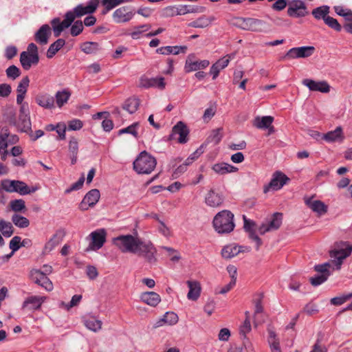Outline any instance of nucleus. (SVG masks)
<instances>
[{"label":"nucleus","instance_id":"nucleus-3","mask_svg":"<svg viewBox=\"0 0 352 352\" xmlns=\"http://www.w3.org/2000/svg\"><path fill=\"white\" fill-rule=\"evenodd\" d=\"M156 159L146 151L141 152L133 162V170L138 174H150L155 168Z\"/></svg>","mask_w":352,"mask_h":352},{"label":"nucleus","instance_id":"nucleus-18","mask_svg":"<svg viewBox=\"0 0 352 352\" xmlns=\"http://www.w3.org/2000/svg\"><path fill=\"white\" fill-rule=\"evenodd\" d=\"M140 87L144 88L156 87L163 90L165 89L166 83L163 77L149 78L146 76H142L140 79Z\"/></svg>","mask_w":352,"mask_h":352},{"label":"nucleus","instance_id":"nucleus-52","mask_svg":"<svg viewBox=\"0 0 352 352\" xmlns=\"http://www.w3.org/2000/svg\"><path fill=\"white\" fill-rule=\"evenodd\" d=\"M30 79L28 76L23 77L21 81L19 82L17 88L16 92L18 94H26L28 87L29 86Z\"/></svg>","mask_w":352,"mask_h":352},{"label":"nucleus","instance_id":"nucleus-25","mask_svg":"<svg viewBox=\"0 0 352 352\" xmlns=\"http://www.w3.org/2000/svg\"><path fill=\"white\" fill-rule=\"evenodd\" d=\"M44 298L37 296H32L26 298L23 302L22 308L28 309L29 310H36L41 307L42 303L44 302Z\"/></svg>","mask_w":352,"mask_h":352},{"label":"nucleus","instance_id":"nucleus-54","mask_svg":"<svg viewBox=\"0 0 352 352\" xmlns=\"http://www.w3.org/2000/svg\"><path fill=\"white\" fill-rule=\"evenodd\" d=\"M324 21L325 24H327L329 28L335 30L337 32H340L342 29V27L337 21V19L331 16H328L327 18L324 19Z\"/></svg>","mask_w":352,"mask_h":352},{"label":"nucleus","instance_id":"nucleus-1","mask_svg":"<svg viewBox=\"0 0 352 352\" xmlns=\"http://www.w3.org/2000/svg\"><path fill=\"white\" fill-rule=\"evenodd\" d=\"M88 14V5H78L74 8L73 10L68 11L65 15V19L60 21L59 18H55L52 20L54 34L56 37L60 35L61 32L66 28H69L74 21L76 18L81 17Z\"/></svg>","mask_w":352,"mask_h":352},{"label":"nucleus","instance_id":"nucleus-51","mask_svg":"<svg viewBox=\"0 0 352 352\" xmlns=\"http://www.w3.org/2000/svg\"><path fill=\"white\" fill-rule=\"evenodd\" d=\"M138 126H139V123L135 122L126 128L120 129L118 131V134L122 135L123 133H129V134L133 135L135 138H137L138 135V132H137L136 129Z\"/></svg>","mask_w":352,"mask_h":352},{"label":"nucleus","instance_id":"nucleus-53","mask_svg":"<svg viewBox=\"0 0 352 352\" xmlns=\"http://www.w3.org/2000/svg\"><path fill=\"white\" fill-rule=\"evenodd\" d=\"M163 318L165 320V322L168 325L175 324L179 320L178 316L174 313L168 311L164 316Z\"/></svg>","mask_w":352,"mask_h":352},{"label":"nucleus","instance_id":"nucleus-58","mask_svg":"<svg viewBox=\"0 0 352 352\" xmlns=\"http://www.w3.org/2000/svg\"><path fill=\"white\" fill-rule=\"evenodd\" d=\"M328 278V274H320L316 275L314 277H311L309 280L311 284L314 286H318L325 282Z\"/></svg>","mask_w":352,"mask_h":352},{"label":"nucleus","instance_id":"nucleus-5","mask_svg":"<svg viewBox=\"0 0 352 352\" xmlns=\"http://www.w3.org/2000/svg\"><path fill=\"white\" fill-rule=\"evenodd\" d=\"M230 24L243 30L261 32L265 23L258 19L234 17L231 19Z\"/></svg>","mask_w":352,"mask_h":352},{"label":"nucleus","instance_id":"nucleus-15","mask_svg":"<svg viewBox=\"0 0 352 352\" xmlns=\"http://www.w3.org/2000/svg\"><path fill=\"white\" fill-rule=\"evenodd\" d=\"M135 13L129 6H123L116 10L113 14V19L117 23L129 22Z\"/></svg>","mask_w":352,"mask_h":352},{"label":"nucleus","instance_id":"nucleus-14","mask_svg":"<svg viewBox=\"0 0 352 352\" xmlns=\"http://www.w3.org/2000/svg\"><path fill=\"white\" fill-rule=\"evenodd\" d=\"M189 134V130L187 126L182 121L178 122L172 129V133L170 135V139H176L175 135H179L177 138L178 142L184 144L188 141V135Z\"/></svg>","mask_w":352,"mask_h":352},{"label":"nucleus","instance_id":"nucleus-13","mask_svg":"<svg viewBox=\"0 0 352 352\" xmlns=\"http://www.w3.org/2000/svg\"><path fill=\"white\" fill-rule=\"evenodd\" d=\"M250 248L247 246L238 245L234 243L225 245L221 252V256L225 259H231L238 255L240 252H250Z\"/></svg>","mask_w":352,"mask_h":352},{"label":"nucleus","instance_id":"nucleus-62","mask_svg":"<svg viewBox=\"0 0 352 352\" xmlns=\"http://www.w3.org/2000/svg\"><path fill=\"white\" fill-rule=\"evenodd\" d=\"M84 182H85V176L82 175L76 182L74 183L69 188H67L65 190V192L69 193L73 190H77L80 189L82 187Z\"/></svg>","mask_w":352,"mask_h":352},{"label":"nucleus","instance_id":"nucleus-38","mask_svg":"<svg viewBox=\"0 0 352 352\" xmlns=\"http://www.w3.org/2000/svg\"><path fill=\"white\" fill-rule=\"evenodd\" d=\"M329 12V7L327 6H322L318 7L312 10V15L316 19H323L328 16Z\"/></svg>","mask_w":352,"mask_h":352},{"label":"nucleus","instance_id":"nucleus-31","mask_svg":"<svg viewBox=\"0 0 352 352\" xmlns=\"http://www.w3.org/2000/svg\"><path fill=\"white\" fill-rule=\"evenodd\" d=\"M343 138V132L341 126H338L333 131L322 135V139L328 142H333Z\"/></svg>","mask_w":352,"mask_h":352},{"label":"nucleus","instance_id":"nucleus-27","mask_svg":"<svg viewBox=\"0 0 352 352\" xmlns=\"http://www.w3.org/2000/svg\"><path fill=\"white\" fill-rule=\"evenodd\" d=\"M140 298L144 302L152 307L157 306L161 300L160 295L154 292L142 293Z\"/></svg>","mask_w":352,"mask_h":352},{"label":"nucleus","instance_id":"nucleus-33","mask_svg":"<svg viewBox=\"0 0 352 352\" xmlns=\"http://www.w3.org/2000/svg\"><path fill=\"white\" fill-rule=\"evenodd\" d=\"M186 14L185 8H182V6H167L163 10L162 15L164 17H170L177 15Z\"/></svg>","mask_w":352,"mask_h":352},{"label":"nucleus","instance_id":"nucleus-16","mask_svg":"<svg viewBox=\"0 0 352 352\" xmlns=\"http://www.w3.org/2000/svg\"><path fill=\"white\" fill-rule=\"evenodd\" d=\"M210 64L208 60H195L194 54H190L188 56L186 64L185 69L186 72H190L192 71H197L200 69L207 67Z\"/></svg>","mask_w":352,"mask_h":352},{"label":"nucleus","instance_id":"nucleus-34","mask_svg":"<svg viewBox=\"0 0 352 352\" xmlns=\"http://www.w3.org/2000/svg\"><path fill=\"white\" fill-rule=\"evenodd\" d=\"M274 121V118L270 116L256 117L254 120L253 125L258 129H266L269 128Z\"/></svg>","mask_w":352,"mask_h":352},{"label":"nucleus","instance_id":"nucleus-24","mask_svg":"<svg viewBox=\"0 0 352 352\" xmlns=\"http://www.w3.org/2000/svg\"><path fill=\"white\" fill-rule=\"evenodd\" d=\"M305 203L314 212L319 214H323L327 212V206L320 200L313 201L311 198H305Z\"/></svg>","mask_w":352,"mask_h":352},{"label":"nucleus","instance_id":"nucleus-8","mask_svg":"<svg viewBox=\"0 0 352 352\" xmlns=\"http://www.w3.org/2000/svg\"><path fill=\"white\" fill-rule=\"evenodd\" d=\"M135 251V254L143 257L148 263H156L157 250L151 241H144L140 239Z\"/></svg>","mask_w":352,"mask_h":352},{"label":"nucleus","instance_id":"nucleus-23","mask_svg":"<svg viewBox=\"0 0 352 352\" xmlns=\"http://www.w3.org/2000/svg\"><path fill=\"white\" fill-rule=\"evenodd\" d=\"M38 105L45 109H52L55 107L54 98L48 94L38 95L35 98Z\"/></svg>","mask_w":352,"mask_h":352},{"label":"nucleus","instance_id":"nucleus-2","mask_svg":"<svg viewBox=\"0 0 352 352\" xmlns=\"http://www.w3.org/2000/svg\"><path fill=\"white\" fill-rule=\"evenodd\" d=\"M214 230L219 234H228L231 232L234 227V214L227 210L218 212L213 219Z\"/></svg>","mask_w":352,"mask_h":352},{"label":"nucleus","instance_id":"nucleus-44","mask_svg":"<svg viewBox=\"0 0 352 352\" xmlns=\"http://www.w3.org/2000/svg\"><path fill=\"white\" fill-rule=\"evenodd\" d=\"M222 137H223V129L218 128L212 131L211 134L208 138L207 141L208 142L213 143L214 144H217L221 140Z\"/></svg>","mask_w":352,"mask_h":352},{"label":"nucleus","instance_id":"nucleus-50","mask_svg":"<svg viewBox=\"0 0 352 352\" xmlns=\"http://www.w3.org/2000/svg\"><path fill=\"white\" fill-rule=\"evenodd\" d=\"M124 1L125 0H102V4L105 6L102 14H105L108 11Z\"/></svg>","mask_w":352,"mask_h":352},{"label":"nucleus","instance_id":"nucleus-49","mask_svg":"<svg viewBox=\"0 0 352 352\" xmlns=\"http://www.w3.org/2000/svg\"><path fill=\"white\" fill-rule=\"evenodd\" d=\"M102 325V320L95 316H89V331L97 332L101 329Z\"/></svg>","mask_w":352,"mask_h":352},{"label":"nucleus","instance_id":"nucleus-64","mask_svg":"<svg viewBox=\"0 0 352 352\" xmlns=\"http://www.w3.org/2000/svg\"><path fill=\"white\" fill-rule=\"evenodd\" d=\"M12 88L11 86L7 83L0 84V96L8 97L11 94Z\"/></svg>","mask_w":352,"mask_h":352},{"label":"nucleus","instance_id":"nucleus-30","mask_svg":"<svg viewBox=\"0 0 352 352\" xmlns=\"http://www.w3.org/2000/svg\"><path fill=\"white\" fill-rule=\"evenodd\" d=\"M212 169L219 175H225L229 173H234L238 170L236 167H234L227 163H217L213 165Z\"/></svg>","mask_w":352,"mask_h":352},{"label":"nucleus","instance_id":"nucleus-55","mask_svg":"<svg viewBox=\"0 0 352 352\" xmlns=\"http://www.w3.org/2000/svg\"><path fill=\"white\" fill-rule=\"evenodd\" d=\"M100 198V192L98 189L89 190V208L94 206Z\"/></svg>","mask_w":352,"mask_h":352},{"label":"nucleus","instance_id":"nucleus-29","mask_svg":"<svg viewBox=\"0 0 352 352\" xmlns=\"http://www.w3.org/2000/svg\"><path fill=\"white\" fill-rule=\"evenodd\" d=\"M71 97V93L67 89H63L62 91H58L54 98L55 103L58 108H61L65 104L67 103L68 100Z\"/></svg>","mask_w":352,"mask_h":352},{"label":"nucleus","instance_id":"nucleus-41","mask_svg":"<svg viewBox=\"0 0 352 352\" xmlns=\"http://www.w3.org/2000/svg\"><path fill=\"white\" fill-rule=\"evenodd\" d=\"M82 296L79 294H76L72 296V300L69 302H60V307L65 309L67 311H69L72 307H76L78 305L80 302L81 301Z\"/></svg>","mask_w":352,"mask_h":352},{"label":"nucleus","instance_id":"nucleus-39","mask_svg":"<svg viewBox=\"0 0 352 352\" xmlns=\"http://www.w3.org/2000/svg\"><path fill=\"white\" fill-rule=\"evenodd\" d=\"M0 232L5 237H10L13 232V226L10 222L0 220Z\"/></svg>","mask_w":352,"mask_h":352},{"label":"nucleus","instance_id":"nucleus-61","mask_svg":"<svg viewBox=\"0 0 352 352\" xmlns=\"http://www.w3.org/2000/svg\"><path fill=\"white\" fill-rule=\"evenodd\" d=\"M82 127V122L78 119H74L68 122L67 129L69 131H77Z\"/></svg>","mask_w":352,"mask_h":352},{"label":"nucleus","instance_id":"nucleus-57","mask_svg":"<svg viewBox=\"0 0 352 352\" xmlns=\"http://www.w3.org/2000/svg\"><path fill=\"white\" fill-rule=\"evenodd\" d=\"M11 209L14 212H21L25 208V201L23 199H15L10 202Z\"/></svg>","mask_w":352,"mask_h":352},{"label":"nucleus","instance_id":"nucleus-63","mask_svg":"<svg viewBox=\"0 0 352 352\" xmlns=\"http://www.w3.org/2000/svg\"><path fill=\"white\" fill-rule=\"evenodd\" d=\"M83 30L82 23L80 21H76L71 28V34L72 36L78 35Z\"/></svg>","mask_w":352,"mask_h":352},{"label":"nucleus","instance_id":"nucleus-20","mask_svg":"<svg viewBox=\"0 0 352 352\" xmlns=\"http://www.w3.org/2000/svg\"><path fill=\"white\" fill-rule=\"evenodd\" d=\"M224 198L222 195L211 189L205 197L206 204L211 208H217L222 205Z\"/></svg>","mask_w":352,"mask_h":352},{"label":"nucleus","instance_id":"nucleus-36","mask_svg":"<svg viewBox=\"0 0 352 352\" xmlns=\"http://www.w3.org/2000/svg\"><path fill=\"white\" fill-rule=\"evenodd\" d=\"M63 232L61 231H58L53 235V236L45 243V250L50 252L52 251L57 245H58L63 239Z\"/></svg>","mask_w":352,"mask_h":352},{"label":"nucleus","instance_id":"nucleus-28","mask_svg":"<svg viewBox=\"0 0 352 352\" xmlns=\"http://www.w3.org/2000/svg\"><path fill=\"white\" fill-rule=\"evenodd\" d=\"M186 50V46H166L157 49L156 52L164 55H168L170 54L177 55L180 52L185 53Z\"/></svg>","mask_w":352,"mask_h":352},{"label":"nucleus","instance_id":"nucleus-48","mask_svg":"<svg viewBox=\"0 0 352 352\" xmlns=\"http://www.w3.org/2000/svg\"><path fill=\"white\" fill-rule=\"evenodd\" d=\"M6 74L8 78L15 80L21 75V71L16 66L12 65L6 69Z\"/></svg>","mask_w":352,"mask_h":352},{"label":"nucleus","instance_id":"nucleus-35","mask_svg":"<svg viewBox=\"0 0 352 352\" xmlns=\"http://www.w3.org/2000/svg\"><path fill=\"white\" fill-rule=\"evenodd\" d=\"M140 104L138 98H129L122 104V109L132 114L138 110Z\"/></svg>","mask_w":352,"mask_h":352},{"label":"nucleus","instance_id":"nucleus-60","mask_svg":"<svg viewBox=\"0 0 352 352\" xmlns=\"http://www.w3.org/2000/svg\"><path fill=\"white\" fill-rule=\"evenodd\" d=\"M21 239L20 236H15L10 240L9 247L12 250V253L16 252L21 247Z\"/></svg>","mask_w":352,"mask_h":352},{"label":"nucleus","instance_id":"nucleus-22","mask_svg":"<svg viewBox=\"0 0 352 352\" xmlns=\"http://www.w3.org/2000/svg\"><path fill=\"white\" fill-rule=\"evenodd\" d=\"M51 28L49 25H43L34 34L35 41L40 45H46L51 36Z\"/></svg>","mask_w":352,"mask_h":352},{"label":"nucleus","instance_id":"nucleus-40","mask_svg":"<svg viewBox=\"0 0 352 352\" xmlns=\"http://www.w3.org/2000/svg\"><path fill=\"white\" fill-rule=\"evenodd\" d=\"M211 21L212 20L209 18H207L205 16H202L198 18L197 20L190 22L188 24V26L195 28H204L210 24Z\"/></svg>","mask_w":352,"mask_h":352},{"label":"nucleus","instance_id":"nucleus-43","mask_svg":"<svg viewBox=\"0 0 352 352\" xmlns=\"http://www.w3.org/2000/svg\"><path fill=\"white\" fill-rule=\"evenodd\" d=\"M283 214L280 212L274 214L272 219L267 224L270 231L278 229L282 223Z\"/></svg>","mask_w":352,"mask_h":352},{"label":"nucleus","instance_id":"nucleus-26","mask_svg":"<svg viewBox=\"0 0 352 352\" xmlns=\"http://www.w3.org/2000/svg\"><path fill=\"white\" fill-rule=\"evenodd\" d=\"M186 284L189 287V292L187 297L189 300H197L200 296L201 294V285L197 280H187Z\"/></svg>","mask_w":352,"mask_h":352},{"label":"nucleus","instance_id":"nucleus-45","mask_svg":"<svg viewBox=\"0 0 352 352\" xmlns=\"http://www.w3.org/2000/svg\"><path fill=\"white\" fill-rule=\"evenodd\" d=\"M246 318L243 322V324L241 325L239 329L240 335L243 337V339H246V334L251 331V324L249 319V312H245Z\"/></svg>","mask_w":352,"mask_h":352},{"label":"nucleus","instance_id":"nucleus-12","mask_svg":"<svg viewBox=\"0 0 352 352\" xmlns=\"http://www.w3.org/2000/svg\"><path fill=\"white\" fill-rule=\"evenodd\" d=\"M308 14L305 3L301 0H293L288 4L287 14L292 17H302Z\"/></svg>","mask_w":352,"mask_h":352},{"label":"nucleus","instance_id":"nucleus-17","mask_svg":"<svg viewBox=\"0 0 352 352\" xmlns=\"http://www.w3.org/2000/svg\"><path fill=\"white\" fill-rule=\"evenodd\" d=\"M30 274L32 278L36 284L44 287L47 291L53 289L52 281L46 275L43 274L40 270H32Z\"/></svg>","mask_w":352,"mask_h":352},{"label":"nucleus","instance_id":"nucleus-42","mask_svg":"<svg viewBox=\"0 0 352 352\" xmlns=\"http://www.w3.org/2000/svg\"><path fill=\"white\" fill-rule=\"evenodd\" d=\"M12 221L16 226L20 228H27L30 225V221L26 217L17 214L12 215Z\"/></svg>","mask_w":352,"mask_h":352},{"label":"nucleus","instance_id":"nucleus-7","mask_svg":"<svg viewBox=\"0 0 352 352\" xmlns=\"http://www.w3.org/2000/svg\"><path fill=\"white\" fill-rule=\"evenodd\" d=\"M1 185L5 191L10 193L17 192L21 195H29L37 190V188H30L25 182L19 180L3 179Z\"/></svg>","mask_w":352,"mask_h":352},{"label":"nucleus","instance_id":"nucleus-47","mask_svg":"<svg viewBox=\"0 0 352 352\" xmlns=\"http://www.w3.org/2000/svg\"><path fill=\"white\" fill-rule=\"evenodd\" d=\"M10 133L8 129L3 128L0 132V150L7 148L9 144Z\"/></svg>","mask_w":352,"mask_h":352},{"label":"nucleus","instance_id":"nucleus-19","mask_svg":"<svg viewBox=\"0 0 352 352\" xmlns=\"http://www.w3.org/2000/svg\"><path fill=\"white\" fill-rule=\"evenodd\" d=\"M302 85L307 87L310 91L328 93L330 91V86L326 81H315L306 78L302 81Z\"/></svg>","mask_w":352,"mask_h":352},{"label":"nucleus","instance_id":"nucleus-11","mask_svg":"<svg viewBox=\"0 0 352 352\" xmlns=\"http://www.w3.org/2000/svg\"><path fill=\"white\" fill-rule=\"evenodd\" d=\"M289 181V178L280 171H276L272 175L270 182L263 188V192L267 193L270 190H278Z\"/></svg>","mask_w":352,"mask_h":352},{"label":"nucleus","instance_id":"nucleus-9","mask_svg":"<svg viewBox=\"0 0 352 352\" xmlns=\"http://www.w3.org/2000/svg\"><path fill=\"white\" fill-rule=\"evenodd\" d=\"M314 46H302L293 47L289 50L287 53L281 58V60L306 58L311 56L315 52Z\"/></svg>","mask_w":352,"mask_h":352},{"label":"nucleus","instance_id":"nucleus-46","mask_svg":"<svg viewBox=\"0 0 352 352\" xmlns=\"http://www.w3.org/2000/svg\"><path fill=\"white\" fill-rule=\"evenodd\" d=\"M151 28V25L144 24L139 26H135L133 28V31L129 34L133 39H138L142 33L148 30Z\"/></svg>","mask_w":352,"mask_h":352},{"label":"nucleus","instance_id":"nucleus-37","mask_svg":"<svg viewBox=\"0 0 352 352\" xmlns=\"http://www.w3.org/2000/svg\"><path fill=\"white\" fill-rule=\"evenodd\" d=\"M65 41L63 38H58L54 43L50 45L47 51V57L52 58L56 53L65 45Z\"/></svg>","mask_w":352,"mask_h":352},{"label":"nucleus","instance_id":"nucleus-4","mask_svg":"<svg viewBox=\"0 0 352 352\" xmlns=\"http://www.w3.org/2000/svg\"><path fill=\"white\" fill-rule=\"evenodd\" d=\"M351 252L352 246L348 243L341 241L334 244L333 248L329 251V256L336 270L341 268L343 261L351 254Z\"/></svg>","mask_w":352,"mask_h":352},{"label":"nucleus","instance_id":"nucleus-32","mask_svg":"<svg viewBox=\"0 0 352 352\" xmlns=\"http://www.w3.org/2000/svg\"><path fill=\"white\" fill-rule=\"evenodd\" d=\"M17 127L22 132H32L30 115H19Z\"/></svg>","mask_w":352,"mask_h":352},{"label":"nucleus","instance_id":"nucleus-6","mask_svg":"<svg viewBox=\"0 0 352 352\" xmlns=\"http://www.w3.org/2000/svg\"><path fill=\"white\" fill-rule=\"evenodd\" d=\"M140 238L135 237L131 234L120 235L112 239V243L122 252H130L134 254L137 248Z\"/></svg>","mask_w":352,"mask_h":352},{"label":"nucleus","instance_id":"nucleus-59","mask_svg":"<svg viewBox=\"0 0 352 352\" xmlns=\"http://www.w3.org/2000/svg\"><path fill=\"white\" fill-rule=\"evenodd\" d=\"M331 267V264L329 262L324 263L321 265H316L314 266V270L321 273V274H328V277L330 276L331 272H329V267Z\"/></svg>","mask_w":352,"mask_h":352},{"label":"nucleus","instance_id":"nucleus-56","mask_svg":"<svg viewBox=\"0 0 352 352\" xmlns=\"http://www.w3.org/2000/svg\"><path fill=\"white\" fill-rule=\"evenodd\" d=\"M352 298V293L342 296L334 297L331 299V303L333 305H341Z\"/></svg>","mask_w":352,"mask_h":352},{"label":"nucleus","instance_id":"nucleus-10","mask_svg":"<svg viewBox=\"0 0 352 352\" xmlns=\"http://www.w3.org/2000/svg\"><path fill=\"white\" fill-rule=\"evenodd\" d=\"M107 232L104 228L97 229L89 234V251L101 249L107 241Z\"/></svg>","mask_w":352,"mask_h":352},{"label":"nucleus","instance_id":"nucleus-21","mask_svg":"<svg viewBox=\"0 0 352 352\" xmlns=\"http://www.w3.org/2000/svg\"><path fill=\"white\" fill-rule=\"evenodd\" d=\"M39 56L30 54L26 52H22L20 54V63L25 70H29L32 65L38 63Z\"/></svg>","mask_w":352,"mask_h":352}]
</instances>
